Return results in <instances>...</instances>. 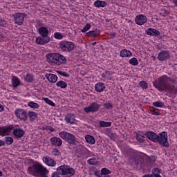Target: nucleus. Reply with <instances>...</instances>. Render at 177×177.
<instances>
[{"label": "nucleus", "instance_id": "7c9ffc66", "mask_svg": "<svg viewBox=\"0 0 177 177\" xmlns=\"http://www.w3.org/2000/svg\"><path fill=\"white\" fill-rule=\"evenodd\" d=\"M56 85L57 86H58L59 88H61L62 89H66V88H67V84L66 83V82L63 80L58 81L56 83Z\"/></svg>", "mask_w": 177, "mask_h": 177}, {"label": "nucleus", "instance_id": "2f4dec72", "mask_svg": "<svg viewBox=\"0 0 177 177\" xmlns=\"http://www.w3.org/2000/svg\"><path fill=\"white\" fill-rule=\"evenodd\" d=\"M85 139L87 143H89L90 145H95V138H93V136L87 135L86 136Z\"/></svg>", "mask_w": 177, "mask_h": 177}, {"label": "nucleus", "instance_id": "5fc2aeb1", "mask_svg": "<svg viewBox=\"0 0 177 177\" xmlns=\"http://www.w3.org/2000/svg\"><path fill=\"white\" fill-rule=\"evenodd\" d=\"M94 175H95V176H97V177H102V176H103V174H102V171H95V172H94Z\"/></svg>", "mask_w": 177, "mask_h": 177}, {"label": "nucleus", "instance_id": "09e8293b", "mask_svg": "<svg viewBox=\"0 0 177 177\" xmlns=\"http://www.w3.org/2000/svg\"><path fill=\"white\" fill-rule=\"evenodd\" d=\"M52 153L55 157H56L57 156H60L62 154L60 151L57 149H54Z\"/></svg>", "mask_w": 177, "mask_h": 177}, {"label": "nucleus", "instance_id": "f03ea898", "mask_svg": "<svg viewBox=\"0 0 177 177\" xmlns=\"http://www.w3.org/2000/svg\"><path fill=\"white\" fill-rule=\"evenodd\" d=\"M129 162L133 167L145 168L153 164L151 158L145 153H135L130 156Z\"/></svg>", "mask_w": 177, "mask_h": 177}, {"label": "nucleus", "instance_id": "603ef678", "mask_svg": "<svg viewBox=\"0 0 177 177\" xmlns=\"http://www.w3.org/2000/svg\"><path fill=\"white\" fill-rule=\"evenodd\" d=\"M142 177H161V176H160V174H146L145 176H143Z\"/></svg>", "mask_w": 177, "mask_h": 177}, {"label": "nucleus", "instance_id": "6e6d98bb", "mask_svg": "<svg viewBox=\"0 0 177 177\" xmlns=\"http://www.w3.org/2000/svg\"><path fill=\"white\" fill-rule=\"evenodd\" d=\"M58 74H60V75H63L64 77H70L68 73L63 71H58Z\"/></svg>", "mask_w": 177, "mask_h": 177}, {"label": "nucleus", "instance_id": "864d4df0", "mask_svg": "<svg viewBox=\"0 0 177 177\" xmlns=\"http://www.w3.org/2000/svg\"><path fill=\"white\" fill-rule=\"evenodd\" d=\"M152 114L153 115H160V114H161V113H160V111L157 109H155L153 111H152Z\"/></svg>", "mask_w": 177, "mask_h": 177}, {"label": "nucleus", "instance_id": "ddd939ff", "mask_svg": "<svg viewBox=\"0 0 177 177\" xmlns=\"http://www.w3.org/2000/svg\"><path fill=\"white\" fill-rule=\"evenodd\" d=\"M50 41V38H49V36H39L36 39V42L39 45H45L46 44H48Z\"/></svg>", "mask_w": 177, "mask_h": 177}, {"label": "nucleus", "instance_id": "c756f323", "mask_svg": "<svg viewBox=\"0 0 177 177\" xmlns=\"http://www.w3.org/2000/svg\"><path fill=\"white\" fill-rule=\"evenodd\" d=\"M13 88H17L20 85V80L17 77L14 76L12 79Z\"/></svg>", "mask_w": 177, "mask_h": 177}, {"label": "nucleus", "instance_id": "f8f14e48", "mask_svg": "<svg viewBox=\"0 0 177 177\" xmlns=\"http://www.w3.org/2000/svg\"><path fill=\"white\" fill-rule=\"evenodd\" d=\"M43 162L48 167H56V160L49 156H44Z\"/></svg>", "mask_w": 177, "mask_h": 177}, {"label": "nucleus", "instance_id": "cd10ccee", "mask_svg": "<svg viewBox=\"0 0 177 177\" xmlns=\"http://www.w3.org/2000/svg\"><path fill=\"white\" fill-rule=\"evenodd\" d=\"M66 140L70 145H74V143H75V136H74V135L73 134L69 133Z\"/></svg>", "mask_w": 177, "mask_h": 177}, {"label": "nucleus", "instance_id": "680f3d73", "mask_svg": "<svg viewBox=\"0 0 177 177\" xmlns=\"http://www.w3.org/2000/svg\"><path fill=\"white\" fill-rule=\"evenodd\" d=\"M110 37H111V39L115 38V33H111L110 35Z\"/></svg>", "mask_w": 177, "mask_h": 177}, {"label": "nucleus", "instance_id": "39448f33", "mask_svg": "<svg viewBox=\"0 0 177 177\" xmlns=\"http://www.w3.org/2000/svg\"><path fill=\"white\" fill-rule=\"evenodd\" d=\"M59 48L64 52H73L75 45L74 43L68 41H62L59 43Z\"/></svg>", "mask_w": 177, "mask_h": 177}, {"label": "nucleus", "instance_id": "c03bdc74", "mask_svg": "<svg viewBox=\"0 0 177 177\" xmlns=\"http://www.w3.org/2000/svg\"><path fill=\"white\" fill-rule=\"evenodd\" d=\"M92 25L91 24H86L84 28L82 30V32H86V31L91 30Z\"/></svg>", "mask_w": 177, "mask_h": 177}, {"label": "nucleus", "instance_id": "6e6552de", "mask_svg": "<svg viewBox=\"0 0 177 177\" xmlns=\"http://www.w3.org/2000/svg\"><path fill=\"white\" fill-rule=\"evenodd\" d=\"M15 23H23L27 17V14L23 12H17L12 16Z\"/></svg>", "mask_w": 177, "mask_h": 177}, {"label": "nucleus", "instance_id": "3c124183", "mask_svg": "<svg viewBox=\"0 0 177 177\" xmlns=\"http://www.w3.org/2000/svg\"><path fill=\"white\" fill-rule=\"evenodd\" d=\"M54 38L56 39H62V38H63V35H62L60 32H55L54 34Z\"/></svg>", "mask_w": 177, "mask_h": 177}, {"label": "nucleus", "instance_id": "0eeeda50", "mask_svg": "<svg viewBox=\"0 0 177 177\" xmlns=\"http://www.w3.org/2000/svg\"><path fill=\"white\" fill-rule=\"evenodd\" d=\"M15 114L17 118H19L22 121H27L28 119V113H27V111L23 109H18L15 111Z\"/></svg>", "mask_w": 177, "mask_h": 177}, {"label": "nucleus", "instance_id": "9d476101", "mask_svg": "<svg viewBox=\"0 0 177 177\" xmlns=\"http://www.w3.org/2000/svg\"><path fill=\"white\" fill-rule=\"evenodd\" d=\"M12 129L13 127H0V136H8Z\"/></svg>", "mask_w": 177, "mask_h": 177}, {"label": "nucleus", "instance_id": "e2e57ef3", "mask_svg": "<svg viewBox=\"0 0 177 177\" xmlns=\"http://www.w3.org/2000/svg\"><path fill=\"white\" fill-rule=\"evenodd\" d=\"M105 75H109V77H111V73L109 71H106L105 73Z\"/></svg>", "mask_w": 177, "mask_h": 177}, {"label": "nucleus", "instance_id": "338daca9", "mask_svg": "<svg viewBox=\"0 0 177 177\" xmlns=\"http://www.w3.org/2000/svg\"><path fill=\"white\" fill-rule=\"evenodd\" d=\"M101 177H110V176L103 175V176H101Z\"/></svg>", "mask_w": 177, "mask_h": 177}, {"label": "nucleus", "instance_id": "bf43d9fd", "mask_svg": "<svg viewBox=\"0 0 177 177\" xmlns=\"http://www.w3.org/2000/svg\"><path fill=\"white\" fill-rule=\"evenodd\" d=\"M2 146H5V141L0 140V147H2Z\"/></svg>", "mask_w": 177, "mask_h": 177}, {"label": "nucleus", "instance_id": "5701e85b", "mask_svg": "<svg viewBox=\"0 0 177 177\" xmlns=\"http://www.w3.org/2000/svg\"><path fill=\"white\" fill-rule=\"evenodd\" d=\"M68 165H62L59 166L57 168V171L59 172V175H66V171H67V168H68Z\"/></svg>", "mask_w": 177, "mask_h": 177}, {"label": "nucleus", "instance_id": "aec40b11", "mask_svg": "<svg viewBox=\"0 0 177 177\" xmlns=\"http://www.w3.org/2000/svg\"><path fill=\"white\" fill-rule=\"evenodd\" d=\"M120 56L121 57H131V56H132V52L127 49H123L120 50Z\"/></svg>", "mask_w": 177, "mask_h": 177}, {"label": "nucleus", "instance_id": "9b49d317", "mask_svg": "<svg viewBox=\"0 0 177 177\" xmlns=\"http://www.w3.org/2000/svg\"><path fill=\"white\" fill-rule=\"evenodd\" d=\"M170 57L169 52L167 50H162L158 55V59L160 62H165V60H168Z\"/></svg>", "mask_w": 177, "mask_h": 177}, {"label": "nucleus", "instance_id": "0e129e2a", "mask_svg": "<svg viewBox=\"0 0 177 177\" xmlns=\"http://www.w3.org/2000/svg\"><path fill=\"white\" fill-rule=\"evenodd\" d=\"M48 129L50 132H55V129L53 127H50Z\"/></svg>", "mask_w": 177, "mask_h": 177}, {"label": "nucleus", "instance_id": "1a4fd4ad", "mask_svg": "<svg viewBox=\"0 0 177 177\" xmlns=\"http://www.w3.org/2000/svg\"><path fill=\"white\" fill-rule=\"evenodd\" d=\"M100 109V105L97 102L92 103L89 106L84 108L85 113H96Z\"/></svg>", "mask_w": 177, "mask_h": 177}, {"label": "nucleus", "instance_id": "ea45409f", "mask_svg": "<svg viewBox=\"0 0 177 177\" xmlns=\"http://www.w3.org/2000/svg\"><path fill=\"white\" fill-rule=\"evenodd\" d=\"M28 106L32 109H38V107H39V105L37 103L33 102H29Z\"/></svg>", "mask_w": 177, "mask_h": 177}, {"label": "nucleus", "instance_id": "f257e3e1", "mask_svg": "<svg viewBox=\"0 0 177 177\" xmlns=\"http://www.w3.org/2000/svg\"><path fill=\"white\" fill-rule=\"evenodd\" d=\"M173 84H176V80L167 75H164L158 78L153 82V86L156 88L160 92L162 91H168L174 95H177V86Z\"/></svg>", "mask_w": 177, "mask_h": 177}, {"label": "nucleus", "instance_id": "8fccbe9b", "mask_svg": "<svg viewBox=\"0 0 177 177\" xmlns=\"http://www.w3.org/2000/svg\"><path fill=\"white\" fill-rule=\"evenodd\" d=\"M6 142L7 145H12L13 143V138L12 137H6Z\"/></svg>", "mask_w": 177, "mask_h": 177}, {"label": "nucleus", "instance_id": "4c0bfd02", "mask_svg": "<svg viewBox=\"0 0 177 177\" xmlns=\"http://www.w3.org/2000/svg\"><path fill=\"white\" fill-rule=\"evenodd\" d=\"M27 82H32L34 81V76L32 74L28 73L25 77Z\"/></svg>", "mask_w": 177, "mask_h": 177}, {"label": "nucleus", "instance_id": "7ed1b4c3", "mask_svg": "<svg viewBox=\"0 0 177 177\" xmlns=\"http://www.w3.org/2000/svg\"><path fill=\"white\" fill-rule=\"evenodd\" d=\"M28 173L32 176L48 177L49 170L44 167L41 163L36 162L28 168Z\"/></svg>", "mask_w": 177, "mask_h": 177}, {"label": "nucleus", "instance_id": "bb28decb", "mask_svg": "<svg viewBox=\"0 0 177 177\" xmlns=\"http://www.w3.org/2000/svg\"><path fill=\"white\" fill-rule=\"evenodd\" d=\"M86 35L87 37H97V35H100V31L97 29L94 30H91L88 32Z\"/></svg>", "mask_w": 177, "mask_h": 177}, {"label": "nucleus", "instance_id": "4468645a", "mask_svg": "<svg viewBox=\"0 0 177 177\" xmlns=\"http://www.w3.org/2000/svg\"><path fill=\"white\" fill-rule=\"evenodd\" d=\"M146 137L152 142H158V135L153 131H147L145 134Z\"/></svg>", "mask_w": 177, "mask_h": 177}, {"label": "nucleus", "instance_id": "e433bc0d", "mask_svg": "<svg viewBox=\"0 0 177 177\" xmlns=\"http://www.w3.org/2000/svg\"><path fill=\"white\" fill-rule=\"evenodd\" d=\"M28 115L30 121H33V120H35L37 118L38 115L35 112L30 111L29 112Z\"/></svg>", "mask_w": 177, "mask_h": 177}, {"label": "nucleus", "instance_id": "774afa93", "mask_svg": "<svg viewBox=\"0 0 177 177\" xmlns=\"http://www.w3.org/2000/svg\"><path fill=\"white\" fill-rule=\"evenodd\" d=\"M137 24H138V26H142L143 25V23H137Z\"/></svg>", "mask_w": 177, "mask_h": 177}, {"label": "nucleus", "instance_id": "a878e982", "mask_svg": "<svg viewBox=\"0 0 177 177\" xmlns=\"http://www.w3.org/2000/svg\"><path fill=\"white\" fill-rule=\"evenodd\" d=\"M84 150H85V147L80 143L77 145L75 151L76 154H78V156H82V154H84Z\"/></svg>", "mask_w": 177, "mask_h": 177}, {"label": "nucleus", "instance_id": "c9c22d12", "mask_svg": "<svg viewBox=\"0 0 177 177\" xmlns=\"http://www.w3.org/2000/svg\"><path fill=\"white\" fill-rule=\"evenodd\" d=\"M129 63L132 66H138L139 64V61L136 57H133L129 61Z\"/></svg>", "mask_w": 177, "mask_h": 177}, {"label": "nucleus", "instance_id": "2eb2a0df", "mask_svg": "<svg viewBox=\"0 0 177 177\" xmlns=\"http://www.w3.org/2000/svg\"><path fill=\"white\" fill-rule=\"evenodd\" d=\"M50 142L53 146H57V147H60L63 145V140L57 137L51 138Z\"/></svg>", "mask_w": 177, "mask_h": 177}, {"label": "nucleus", "instance_id": "4be33fe9", "mask_svg": "<svg viewBox=\"0 0 177 177\" xmlns=\"http://www.w3.org/2000/svg\"><path fill=\"white\" fill-rule=\"evenodd\" d=\"M94 6L95 8H106V6H107V2L104 1L96 0L94 2Z\"/></svg>", "mask_w": 177, "mask_h": 177}, {"label": "nucleus", "instance_id": "79ce46f5", "mask_svg": "<svg viewBox=\"0 0 177 177\" xmlns=\"http://www.w3.org/2000/svg\"><path fill=\"white\" fill-rule=\"evenodd\" d=\"M88 164H90L91 165H96L97 164V160L96 158H93L87 160Z\"/></svg>", "mask_w": 177, "mask_h": 177}, {"label": "nucleus", "instance_id": "a19ab883", "mask_svg": "<svg viewBox=\"0 0 177 177\" xmlns=\"http://www.w3.org/2000/svg\"><path fill=\"white\" fill-rule=\"evenodd\" d=\"M160 13L162 15V16H167V15H169V8H162L160 10Z\"/></svg>", "mask_w": 177, "mask_h": 177}, {"label": "nucleus", "instance_id": "052dcab7", "mask_svg": "<svg viewBox=\"0 0 177 177\" xmlns=\"http://www.w3.org/2000/svg\"><path fill=\"white\" fill-rule=\"evenodd\" d=\"M3 110H5V108L3 107V106H2L1 104H0V112H1V111H3Z\"/></svg>", "mask_w": 177, "mask_h": 177}, {"label": "nucleus", "instance_id": "20e7f679", "mask_svg": "<svg viewBox=\"0 0 177 177\" xmlns=\"http://www.w3.org/2000/svg\"><path fill=\"white\" fill-rule=\"evenodd\" d=\"M46 60L48 63H53L57 64V66H60V64H64L67 59L66 57L59 54V53H50L46 55Z\"/></svg>", "mask_w": 177, "mask_h": 177}, {"label": "nucleus", "instance_id": "13d9d810", "mask_svg": "<svg viewBox=\"0 0 177 177\" xmlns=\"http://www.w3.org/2000/svg\"><path fill=\"white\" fill-rule=\"evenodd\" d=\"M59 175H60V174H59V172L55 171L54 173L52 174L51 177H59Z\"/></svg>", "mask_w": 177, "mask_h": 177}, {"label": "nucleus", "instance_id": "72a5a7b5", "mask_svg": "<svg viewBox=\"0 0 177 177\" xmlns=\"http://www.w3.org/2000/svg\"><path fill=\"white\" fill-rule=\"evenodd\" d=\"M100 127L102 128H107V127H111V122H100Z\"/></svg>", "mask_w": 177, "mask_h": 177}, {"label": "nucleus", "instance_id": "423d86ee", "mask_svg": "<svg viewBox=\"0 0 177 177\" xmlns=\"http://www.w3.org/2000/svg\"><path fill=\"white\" fill-rule=\"evenodd\" d=\"M158 142L164 147H169V142H168V133L165 131L160 133L158 135Z\"/></svg>", "mask_w": 177, "mask_h": 177}, {"label": "nucleus", "instance_id": "f3484780", "mask_svg": "<svg viewBox=\"0 0 177 177\" xmlns=\"http://www.w3.org/2000/svg\"><path fill=\"white\" fill-rule=\"evenodd\" d=\"M25 133L24 131L21 129H15L13 130V135L17 138H23Z\"/></svg>", "mask_w": 177, "mask_h": 177}, {"label": "nucleus", "instance_id": "412c9836", "mask_svg": "<svg viewBox=\"0 0 177 177\" xmlns=\"http://www.w3.org/2000/svg\"><path fill=\"white\" fill-rule=\"evenodd\" d=\"M39 34L43 37H48L49 30H48V28L41 26L39 28Z\"/></svg>", "mask_w": 177, "mask_h": 177}, {"label": "nucleus", "instance_id": "4d7b16f0", "mask_svg": "<svg viewBox=\"0 0 177 177\" xmlns=\"http://www.w3.org/2000/svg\"><path fill=\"white\" fill-rule=\"evenodd\" d=\"M161 171H160V169L158 168H154L152 171V174H160Z\"/></svg>", "mask_w": 177, "mask_h": 177}, {"label": "nucleus", "instance_id": "de8ad7c7", "mask_svg": "<svg viewBox=\"0 0 177 177\" xmlns=\"http://www.w3.org/2000/svg\"><path fill=\"white\" fill-rule=\"evenodd\" d=\"M153 106H155V107H163L164 106V103L162 102H155L153 103Z\"/></svg>", "mask_w": 177, "mask_h": 177}, {"label": "nucleus", "instance_id": "393cba45", "mask_svg": "<svg viewBox=\"0 0 177 177\" xmlns=\"http://www.w3.org/2000/svg\"><path fill=\"white\" fill-rule=\"evenodd\" d=\"M146 32L147 35H153V36L155 35L156 37H158V35H160V31L154 28H149L146 30Z\"/></svg>", "mask_w": 177, "mask_h": 177}, {"label": "nucleus", "instance_id": "dca6fc26", "mask_svg": "<svg viewBox=\"0 0 177 177\" xmlns=\"http://www.w3.org/2000/svg\"><path fill=\"white\" fill-rule=\"evenodd\" d=\"M136 23H147V17L146 15L140 14L135 18Z\"/></svg>", "mask_w": 177, "mask_h": 177}, {"label": "nucleus", "instance_id": "37998d69", "mask_svg": "<svg viewBox=\"0 0 177 177\" xmlns=\"http://www.w3.org/2000/svg\"><path fill=\"white\" fill-rule=\"evenodd\" d=\"M140 86L142 89H147L149 88V86L147 85V82L146 81H141L140 82Z\"/></svg>", "mask_w": 177, "mask_h": 177}, {"label": "nucleus", "instance_id": "f704fd0d", "mask_svg": "<svg viewBox=\"0 0 177 177\" xmlns=\"http://www.w3.org/2000/svg\"><path fill=\"white\" fill-rule=\"evenodd\" d=\"M70 133L66 132V131H61L59 133V135L62 139L64 140H66L67 138L68 137V135Z\"/></svg>", "mask_w": 177, "mask_h": 177}, {"label": "nucleus", "instance_id": "6ab92c4d", "mask_svg": "<svg viewBox=\"0 0 177 177\" xmlns=\"http://www.w3.org/2000/svg\"><path fill=\"white\" fill-rule=\"evenodd\" d=\"M45 77L50 82L55 83L57 82V76L56 75L47 73L46 74Z\"/></svg>", "mask_w": 177, "mask_h": 177}, {"label": "nucleus", "instance_id": "58836bf2", "mask_svg": "<svg viewBox=\"0 0 177 177\" xmlns=\"http://www.w3.org/2000/svg\"><path fill=\"white\" fill-rule=\"evenodd\" d=\"M104 107L106 110H111V109L114 108V105H113L111 102H107L104 104Z\"/></svg>", "mask_w": 177, "mask_h": 177}, {"label": "nucleus", "instance_id": "473e14b6", "mask_svg": "<svg viewBox=\"0 0 177 177\" xmlns=\"http://www.w3.org/2000/svg\"><path fill=\"white\" fill-rule=\"evenodd\" d=\"M136 139L140 143H143V142H145V139H146V137L142 136V134H140V132H138L136 134Z\"/></svg>", "mask_w": 177, "mask_h": 177}, {"label": "nucleus", "instance_id": "a18cd8bd", "mask_svg": "<svg viewBox=\"0 0 177 177\" xmlns=\"http://www.w3.org/2000/svg\"><path fill=\"white\" fill-rule=\"evenodd\" d=\"M102 176L103 175H110V174H111V171L107 169L106 168H103L101 170Z\"/></svg>", "mask_w": 177, "mask_h": 177}, {"label": "nucleus", "instance_id": "a211bd4d", "mask_svg": "<svg viewBox=\"0 0 177 177\" xmlns=\"http://www.w3.org/2000/svg\"><path fill=\"white\" fill-rule=\"evenodd\" d=\"M65 120L68 124H74L75 122V116L74 114L68 113L65 117Z\"/></svg>", "mask_w": 177, "mask_h": 177}, {"label": "nucleus", "instance_id": "49530a36", "mask_svg": "<svg viewBox=\"0 0 177 177\" xmlns=\"http://www.w3.org/2000/svg\"><path fill=\"white\" fill-rule=\"evenodd\" d=\"M44 100L47 103V104H49L50 106L55 107V102H53L52 100H49L48 98H44Z\"/></svg>", "mask_w": 177, "mask_h": 177}, {"label": "nucleus", "instance_id": "69168bd1", "mask_svg": "<svg viewBox=\"0 0 177 177\" xmlns=\"http://www.w3.org/2000/svg\"><path fill=\"white\" fill-rule=\"evenodd\" d=\"M173 3L175 5L176 8H177V0H174Z\"/></svg>", "mask_w": 177, "mask_h": 177}, {"label": "nucleus", "instance_id": "b1692460", "mask_svg": "<svg viewBox=\"0 0 177 177\" xmlns=\"http://www.w3.org/2000/svg\"><path fill=\"white\" fill-rule=\"evenodd\" d=\"M96 92H103L106 89V86L104 83L98 82L95 86Z\"/></svg>", "mask_w": 177, "mask_h": 177}, {"label": "nucleus", "instance_id": "c85d7f7f", "mask_svg": "<svg viewBox=\"0 0 177 177\" xmlns=\"http://www.w3.org/2000/svg\"><path fill=\"white\" fill-rule=\"evenodd\" d=\"M75 174V169L68 166L66 169V174L68 177L73 176Z\"/></svg>", "mask_w": 177, "mask_h": 177}]
</instances>
